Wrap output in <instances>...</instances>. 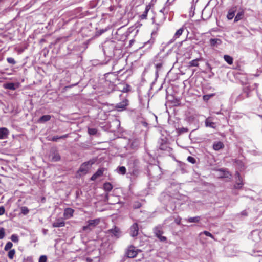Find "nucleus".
Segmentation results:
<instances>
[{
  "instance_id": "nucleus-1",
  "label": "nucleus",
  "mask_w": 262,
  "mask_h": 262,
  "mask_svg": "<svg viewBox=\"0 0 262 262\" xmlns=\"http://www.w3.org/2000/svg\"><path fill=\"white\" fill-rule=\"evenodd\" d=\"M141 251L140 250L136 249L134 246H130L127 249L125 254L128 258H134Z\"/></svg>"
},
{
  "instance_id": "nucleus-2",
  "label": "nucleus",
  "mask_w": 262,
  "mask_h": 262,
  "mask_svg": "<svg viewBox=\"0 0 262 262\" xmlns=\"http://www.w3.org/2000/svg\"><path fill=\"white\" fill-rule=\"evenodd\" d=\"M92 164L93 163L90 161L83 163L80 166L78 172L80 173V174H85L90 170Z\"/></svg>"
},
{
  "instance_id": "nucleus-3",
  "label": "nucleus",
  "mask_w": 262,
  "mask_h": 262,
  "mask_svg": "<svg viewBox=\"0 0 262 262\" xmlns=\"http://www.w3.org/2000/svg\"><path fill=\"white\" fill-rule=\"evenodd\" d=\"M163 233V232L161 226H158L155 228L154 233L155 234L156 236L160 241L165 242L166 241V237L162 235Z\"/></svg>"
},
{
  "instance_id": "nucleus-4",
  "label": "nucleus",
  "mask_w": 262,
  "mask_h": 262,
  "mask_svg": "<svg viewBox=\"0 0 262 262\" xmlns=\"http://www.w3.org/2000/svg\"><path fill=\"white\" fill-rule=\"evenodd\" d=\"M65 226V222L62 218L56 219L55 221L52 223L53 227H62Z\"/></svg>"
},
{
  "instance_id": "nucleus-5",
  "label": "nucleus",
  "mask_w": 262,
  "mask_h": 262,
  "mask_svg": "<svg viewBox=\"0 0 262 262\" xmlns=\"http://www.w3.org/2000/svg\"><path fill=\"white\" fill-rule=\"evenodd\" d=\"M139 227L137 223H134L130 228V234L132 237L137 236L138 234Z\"/></svg>"
},
{
  "instance_id": "nucleus-6",
  "label": "nucleus",
  "mask_w": 262,
  "mask_h": 262,
  "mask_svg": "<svg viewBox=\"0 0 262 262\" xmlns=\"http://www.w3.org/2000/svg\"><path fill=\"white\" fill-rule=\"evenodd\" d=\"M236 178L237 179L236 183L234 185V187L236 189L241 188L243 185V180L240 176L239 173L238 172H236L235 174Z\"/></svg>"
},
{
  "instance_id": "nucleus-7",
  "label": "nucleus",
  "mask_w": 262,
  "mask_h": 262,
  "mask_svg": "<svg viewBox=\"0 0 262 262\" xmlns=\"http://www.w3.org/2000/svg\"><path fill=\"white\" fill-rule=\"evenodd\" d=\"M100 220H101V219L100 218H97V219H95L94 220H89L87 221L86 223L92 228H94L100 224Z\"/></svg>"
},
{
  "instance_id": "nucleus-8",
  "label": "nucleus",
  "mask_w": 262,
  "mask_h": 262,
  "mask_svg": "<svg viewBox=\"0 0 262 262\" xmlns=\"http://www.w3.org/2000/svg\"><path fill=\"white\" fill-rule=\"evenodd\" d=\"M9 130L5 127L0 128V139H4L8 138Z\"/></svg>"
},
{
  "instance_id": "nucleus-9",
  "label": "nucleus",
  "mask_w": 262,
  "mask_h": 262,
  "mask_svg": "<svg viewBox=\"0 0 262 262\" xmlns=\"http://www.w3.org/2000/svg\"><path fill=\"white\" fill-rule=\"evenodd\" d=\"M186 29L185 27H182L179 29H178L176 32L175 33L173 38L172 39L171 42H173L176 40L177 38H179L180 36L182 34L183 32H184V30Z\"/></svg>"
},
{
  "instance_id": "nucleus-10",
  "label": "nucleus",
  "mask_w": 262,
  "mask_h": 262,
  "mask_svg": "<svg viewBox=\"0 0 262 262\" xmlns=\"http://www.w3.org/2000/svg\"><path fill=\"white\" fill-rule=\"evenodd\" d=\"M74 210L70 208H66L64 210L63 215L66 219H70L73 215Z\"/></svg>"
},
{
  "instance_id": "nucleus-11",
  "label": "nucleus",
  "mask_w": 262,
  "mask_h": 262,
  "mask_svg": "<svg viewBox=\"0 0 262 262\" xmlns=\"http://www.w3.org/2000/svg\"><path fill=\"white\" fill-rule=\"evenodd\" d=\"M213 149L214 150L218 151L224 147V145L223 142L221 141L215 142L212 145Z\"/></svg>"
},
{
  "instance_id": "nucleus-12",
  "label": "nucleus",
  "mask_w": 262,
  "mask_h": 262,
  "mask_svg": "<svg viewBox=\"0 0 262 262\" xmlns=\"http://www.w3.org/2000/svg\"><path fill=\"white\" fill-rule=\"evenodd\" d=\"M236 11V7H232L229 10L227 15V17L229 20H231L234 17Z\"/></svg>"
},
{
  "instance_id": "nucleus-13",
  "label": "nucleus",
  "mask_w": 262,
  "mask_h": 262,
  "mask_svg": "<svg viewBox=\"0 0 262 262\" xmlns=\"http://www.w3.org/2000/svg\"><path fill=\"white\" fill-rule=\"evenodd\" d=\"M128 104V101L127 99H124L122 102L116 104V107L119 108L120 111L123 110L125 108Z\"/></svg>"
},
{
  "instance_id": "nucleus-14",
  "label": "nucleus",
  "mask_w": 262,
  "mask_h": 262,
  "mask_svg": "<svg viewBox=\"0 0 262 262\" xmlns=\"http://www.w3.org/2000/svg\"><path fill=\"white\" fill-rule=\"evenodd\" d=\"M50 158L52 161H58L60 160V156L58 152H53L51 154Z\"/></svg>"
},
{
  "instance_id": "nucleus-15",
  "label": "nucleus",
  "mask_w": 262,
  "mask_h": 262,
  "mask_svg": "<svg viewBox=\"0 0 262 262\" xmlns=\"http://www.w3.org/2000/svg\"><path fill=\"white\" fill-rule=\"evenodd\" d=\"M103 169H99L95 174H94L92 177L91 180L92 181H95L96 180L98 177H101L102 176L103 173Z\"/></svg>"
},
{
  "instance_id": "nucleus-16",
  "label": "nucleus",
  "mask_w": 262,
  "mask_h": 262,
  "mask_svg": "<svg viewBox=\"0 0 262 262\" xmlns=\"http://www.w3.org/2000/svg\"><path fill=\"white\" fill-rule=\"evenodd\" d=\"M205 126L206 127H211L212 128H215V123L212 122L210 117L207 118L205 121Z\"/></svg>"
},
{
  "instance_id": "nucleus-17",
  "label": "nucleus",
  "mask_w": 262,
  "mask_h": 262,
  "mask_svg": "<svg viewBox=\"0 0 262 262\" xmlns=\"http://www.w3.org/2000/svg\"><path fill=\"white\" fill-rule=\"evenodd\" d=\"M150 9V5H147L145 7V10L143 12V13L140 15V18L142 19H144L147 18V14Z\"/></svg>"
},
{
  "instance_id": "nucleus-18",
  "label": "nucleus",
  "mask_w": 262,
  "mask_h": 262,
  "mask_svg": "<svg viewBox=\"0 0 262 262\" xmlns=\"http://www.w3.org/2000/svg\"><path fill=\"white\" fill-rule=\"evenodd\" d=\"M108 232L115 236H118L119 233V229L116 226L108 230Z\"/></svg>"
},
{
  "instance_id": "nucleus-19",
  "label": "nucleus",
  "mask_w": 262,
  "mask_h": 262,
  "mask_svg": "<svg viewBox=\"0 0 262 262\" xmlns=\"http://www.w3.org/2000/svg\"><path fill=\"white\" fill-rule=\"evenodd\" d=\"M221 42V40L219 39L211 38L210 40V43L212 46H215L216 45H220Z\"/></svg>"
},
{
  "instance_id": "nucleus-20",
  "label": "nucleus",
  "mask_w": 262,
  "mask_h": 262,
  "mask_svg": "<svg viewBox=\"0 0 262 262\" xmlns=\"http://www.w3.org/2000/svg\"><path fill=\"white\" fill-rule=\"evenodd\" d=\"M103 188L105 191L110 192L112 189L113 186L110 183L106 182L104 184Z\"/></svg>"
},
{
  "instance_id": "nucleus-21",
  "label": "nucleus",
  "mask_w": 262,
  "mask_h": 262,
  "mask_svg": "<svg viewBox=\"0 0 262 262\" xmlns=\"http://www.w3.org/2000/svg\"><path fill=\"white\" fill-rule=\"evenodd\" d=\"M201 60L200 58H197L191 60L189 62V67H198L199 66V61Z\"/></svg>"
},
{
  "instance_id": "nucleus-22",
  "label": "nucleus",
  "mask_w": 262,
  "mask_h": 262,
  "mask_svg": "<svg viewBox=\"0 0 262 262\" xmlns=\"http://www.w3.org/2000/svg\"><path fill=\"white\" fill-rule=\"evenodd\" d=\"M4 88L6 89H9L11 90H15L16 89V87L15 86V84L13 83H8L4 85Z\"/></svg>"
},
{
  "instance_id": "nucleus-23",
  "label": "nucleus",
  "mask_w": 262,
  "mask_h": 262,
  "mask_svg": "<svg viewBox=\"0 0 262 262\" xmlns=\"http://www.w3.org/2000/svg\"><path fill=\"white\" fill-rule=\"evenodd\" d=\"M50 119H51L50 115H43L39 118V121L40 122H46V121L50 120Z\"/></svg>"
},
{
  "instance_id": "nucleus-24",
  "label": "nucleus",
  "mask_w": 262,
  "mask_h": 262,
  "mask_svg": "<svg viewBox=\"0 0 262 262\" xmlns=\"http://www.w3.org/2000/svg\"><path fill=\"white\" fill-rule=\"evenodd\" d=\"M224 60L230 65L233 63V58L229 55H225L224 56Z\"/></svg>"
},
{
  "instance_id": "nucleus-25",
  "label": "nucleus",
  "mask_w": 262,
  "mask_h": 262,
  "mask_svg": "<svg viewBox=\"0 0 262 262\" xmlns=\"http://www.w3.org/2000/svg\"><path fill=\"white\" fill-rule=\"evenodd\" d=\"M200 216H195V217H189L187 221L189 223H198L200 221Z\"/></svg>"
},
{
  "instance_id": "nucleus-26",
  "label": "nucleus",
  "mask_w": 262,
  "mask_h": 262,
  "mask_svg": "<svg viewBox=\"0 0 262 262\" xmlns=\"http://www.w3.org/2000/svg\"><path fill=\"white\" fill-rule=\"evenodd\" d=\"M243 15H244L243 11L238 12L234 18V22H237L239 20L242 19L243 17Z\"/></svg>"
},
{
  "instance_id": "nucleus-27",
  "label": "nucleus",
  "mask_w": 262,
  "mask_h": 262,
  "mask_svg": "<svg viewBox=\"0 0 262 262\" xmlns=\"http://www.w3.org/2000/svg\"><path fill=\"white\" fill-rule=\"evenodd\" d=\"M82 229L83 231H85L87 233H89L92 230L93 228L88 224L87 225L83 226Z\"/></svg>"
},
{
  "instance_id": "nucleus-28",
  "label": "nucleus",
  "mask_w": 262,
  "mask_h": 262,
  "mask_svg": "<svg viewBox=\"0 0 262 262\" xmlns=\"http://www.w3.org/2000/svg\"><path fill=\"white\" fill-rule=\"evenodd\" d=\"M15 254V250L14 249H11L9 251L8 256L10 259H12L14 257Z\"/></svg>"
},
{
  "instance_id": "nucleus-29",
  "label": "nucleus",
  "mask_w": 262,
  "mask_h": 262,
  "mask_svg": "<svg viewBox=\"0 0 262 262\" xmlns=\"http://www.w3.org/2000/svg\"><path fill=\"white\" fill-rule=\"evenodd\" d=\"M254 236H257V238H259V233L257 231H253L251 232V237L254 241H256V239H255Z\"/></svg>"
},
{
  "instance_id": "nucleus-30",
  "label": "nucleus",
  "mask_w": 262,
  "mask_h": 262,
  "mask_svg": "<svg viewBox=\"0 0 262 262\" xmlns=\"http://www.w3.org/2000/svg\"><path fill=\"white\" fill-rule=\"evenodd\" d=\"M118 171L121 174H124L126 172V168L124 166L119 167Z\"/></svg>"
},
{
  "instance_id": "nucleus-31",
  "label": "nucleus",
  "mask_w": 262,
  "mask_h": 262,
  "mask_svg": "<svg viewBox=\"0 0 262 262\" xmlns=\"http://www.w3.org/2000/svg\"><path fill=\"white\" fill-rule=\"evenodd\" d=\"M21 212L24 215H26L29 213V209L26 206L21 207L20 208Z\"/></svg>"
},
{
  "instance_id": "nucleus-32",
  "label": "nucleus",
  "mask_w": 262,
  "mask_h": 262,
  "mask_svg": "<svg viewBox=\"0 0 262 262\" xmlns=\"http://www.w3.org/2000/svg\"><path fill=\"white\" fill-rule=\"evenodd\" d=\"M13 246V244L11 242H8L6 244L4 250L5 251H8V250L10 249Z\"/></svg>"
},
{
  "instance_id": "nucleus-33",
  "label": "nucleus",
  "mask_w": 262,
  "mask_h": 262,
  "mask_svg": "<svg viewBox=\"0 0 262 262\" xmlns=\"http://www.w3.org/2000/svg\"><path fill=\"white\" fill-rule=\"evenodd\" d=\"M97 129L95 128H88V133L90 135H94L97 133Z\"/></svg>"
},
{
  "instance_id": "nucleus-34",
  "label": "nucleus",
  "mask_w": 262,
  "mask_h": 262,
  "mask_svg": "<svg viewBox=\"0 0 262 262\" xmlns=\"http://www.w3.org/2000/svg\"><path fill=\"white\" fill-rule=\"evenodd\" d=\"M11 239L15 243H17L18 242V237L16 234H13L11 236Z\"/></svg>"
},
{
  "instance_id": "nucleus-35",
  "label": "nucleus",
  "mask_w": 262,
  "mask_h": 262,
  "mask_svg": "<svg viewBox=\"0 0 262 262\" xmlns=\"http://www.w3.org/2000/svg\"><path fill=\"white\" fill-rule=\"evenodd\" d=\"M105 48H107V47H111L112 48H114L115 47V43L113 41H108L105 43L104 46Z\"/></svg>"
},
{
  "instance_id": "nucleus-36",
  "label": "nucleus",
  "mask_w": 262,
  "mask_h": 262,
  "mask_svg": "<svg viewBox=\"0 0 262 262\" xmlns=\"http://www.w3.org/2000/svg\"><path fill=\"white\" fill-rule=\"evenodd\" d=\"M204 234L205 235L207 236H209L213 239H214V236H213V235L210 233V232L207 231H203V232H201L200 233V234Z\"/></svg>"
},
{
  "instance_id": "nucleus-37",
  "label": "nucleus",
  "mask_w": 262,
  "mask_h": 262,
  "mask_svg": "<svg viewBox=\"0 0 262 262\" xmlns=\"http://www.w3.org/2000/svg\"><path fill=\"white\" fill-rule=\"evenodd\" d=\"M7 61L8 63L12 64H15L16 63V61H15L14 59L12 57L7 58Z\"/></svg>"
},
{
  "instance_id": "nucleus-38",
  "label": "nucleus",
  "mask_w": 262,
  "mask_h": 262,
  "mask_svg": "<svg viewBox=\"0 0 262 262\" xmlns=\"http://www.w3.org/2000/svg\"><path fill=\"white\" fill-rule=\"evenodd\" d=\"M187 160L191 163L194 164L196 162L195 159L191 156H189L187 158Z\"/></svg>"
},
{
  "instance_id": "nucleus-39",
  "label": "nucleus",
  "mask_w": 262,
  "mask_h": 262,
  "mask_svg": "<svg viewBox=\"0 0 262 262\" xmlns=\"http://www.w3.org/2000/svg\"><path fill=\"white\" fill-rule=\"evenodd\" d=\"M5 236V229L3 228L0 229V239H3Z\"/></svg>"
},
{
  "instance_id": "nucleus-40",
  "label": "nucleus",
  "mask_w": 262,
  "mask_h": 262,
  "mask_svg": "<svg viewBox=\"0 0 262 262\" xmlns=\"http://www.w3.org/2000/svg\"><path fill=\"white\" fill-rule=\"evenodd\" d=\"M47 257L45 255H42L39 257V262H47Z\"/></svg>"
},
{
  "instance_id": "nucleus-41",
  "label": "nucleus",
  "mask_w": 262,
  "mask_h": 262,
  "mask_svg": "<svg viewBox=\"0 0 262 262\" xmlns=\"http://www.w3.org/2000/svg\"><path fill=\"white\" fill-rule=\"evenodd\" d=\"M212 96H213V94L204 95L203 96V99L204 100H208Z\"/></svg>"
},
{
  "instance_id": "nucleus-42",
  "label": "nucleus",
  "mask_w": 262,
  "mask_h": 262,
  "mask_svg": "<svg viewBox=\"0 0 262 262\" xmlns=\"http://www.w3.org/2000/svg\"><path fill=\"white\" fill-rule=\"evenodd\" d=\"M179 131L180 133H186V132H188V129L187 128L182 127L179 129Z\"/></svg>"
},
{
  "instance_id": "nucleus-43",
  "label": "nucleus",
  "mask_w": 262,
  "mask_h": 262,
  "mask_svg": "<svg viewBox=\"0 0 262 262\" xmlns=\"http://www.w3.org/2000/svg\"><path fill=\"white\" fill-rule=\"evenodd\" d=\"M5 213V208L4 207H0V215L4 214Z\"/></svg>"
},
{
  "instance_id": "nucleus-44",
  "label": "nucleus",
  "mask_w": 262,
  "mask_h": 262,
  "mask_svg": "<svg viewBox=\"0 0 262 262\" xmlns=\"http://www.w3.org/2000/svg\"><path fill=\"white\" fill-rule=\"evenodd\" d=\"M59 136H54V137L52 138L51 140H52V141H55V142H56V141H58V139H60V138H59Z\"/></svg>"
},
{
  "instance_id": "nucleus-45",
  "label": "nucleus",
  "mask_w": 262,
  "mask_h": 262,
  "mask_svg": "<svg viewBox=\"0 0 262 262\" xmlns=\"http://www.w3.org/2000/svg\"><path fill=\"white\" fill-rule=\"evenodd\" d=\"M140 206H141V204H140V203H139L138 202L137 203V204H135L134 205V207L135 208H138L140 207Z\"/></svg>"
},
{
  "instance_id": "nucleus-46",
  "label": "nucleus",
  "mask_w": 262,
  "mask_h": 262,
  "mask_svg": "<svg viewBox=\"0 0 262 262\" xmlns=\"http://www.w3.org/2000/svg\"><path fill=\"white\" fill-rule=\"evenodd\" d=\"M68 136H69V135H68V134H66V135H62V136H59V138H60V139H64V138H67Z\"/></svg>"
},
{
  "instance_id": "nucleus-47",
  "label": "nucleus",
  "mask_w": 262,
  "mask_h": 262,
  "mask_svg": "<svg viewBox=\"0 0 262 262\" xmlns=\"http://www.w3.org/2000/svg\"><path fill=\"white\" fill-rule=\"evenodd\" d=\"M175 222L177 224L179 225L181 222V219H176Z\"/></svg>"
},
{
  "instance_id": "nucleus-48",
  "label": "nucleus",
  "mask_w": 262,
  "mask_h": 262,
  "mask_svg": "<svg viewBox=\"0 0 262 262\" xmlns=\"http://www.w3.org/2000/svg\"><path fill=\"white\" fill-rule=\"evenodd\" d=\"M206 66H207V67L209 69V71H211V69H212V68L211 67V66L208 63H206Z\"/></svg>"
},
{
  "instance_id": "nucleus-49",
  "label": "nucleus",
  "mask_w": 262,
  "mask_h": 262,
  "mask_svg": "<svg viewBox=\"0 0 262 262\" xmlns=\"http://www.w3.org/2000/svg\"><path fill=\"white\" fill-rule=\"evenodd\" d=\"M241 214L243 215H247V212L246 211H243L241 212Z\"/></svg>"
},
{
  "instance_id": "nucleus-50",
  "label": "nucleus",
  "mask_w": 262,
  "mask_h": 262,
  "mask_svg": "<svg viewBox=\"0 0 262 262\" xmlns=\"http://www.w3.org/2000/svg\"><path fill=\"white\" fill-rule=\"evenodd\" d=\"M162 65L160 63H159V64H157L156 65V67L157 68H160L161 67Z\"/></svg>"
},
{
  "instance_id": "nucleus-51",
  "label": "nucleus",
  "mask_w": 262,
  "mask_h": 262,
  "mask_svg": "<svg viewBox=\"0 0 262 262\" xmlns=\"http://www.w3.org/2000/svg\"><path fill=\"white\" fill-rule=\"evenodd\" d=\"M164 10H165V8H163V9H162L160 11V12L163 13Z\"/></svg>"
},
{
  "instance_id": "nucleus-52",
  "label": "nucleus",
  "mask_w": 262,
  "mask_h": 262,
  "mask_svg": "<svg viewBox=\"0 0 262 262\" xmlns=\"http://www.w3.org/2000/svg\"><path fill=\"white\" fill-rule=\"evenodd\" d=\"M47 231V230H45V229L43 230L44 234H46Z\"/></svg>"
},
{
  "instance_id": "nucleus-53",
  "label": "nucleus",
  "mask_w": 262,
  "mask_h": 262,
  "mask_svg": "<svg viewBox=\"0 0 262 262\" xmlns=\"http://www.w3.org/2000/svg\"><path fill=\"white\" fill-rule=\"evenodd\" d=\"M198 0H193V2H195V3H196L198 2Z\"/></svg>"
},
{
  "instance_id": "nucleus-54",
  "label": "nucleus",
  "mask_w": 262,
  "mask_h": 262,
  "mask_svg": "<svg viewBox=\"0 0 262 262\" xmlns=\"http://www.w3.org/2000/svg\"><path fill=\"white\" fill-rule=\"evenodd\" d=\"M133 40H131L130 41V43L131 44L132 43H133Z\"/></svg>"
},
{
  "instance_id": "nucleus-55",
  "label": "nucleus",
  "mask_w": 262,
  "mask_h": 262,
  "mask_svg": "<svg viewBox=\"0 0 262 262\" xmlns=\"http://www.w3.org/2000/svg\"><path fill=\"white\" fill-rule=\"evenodd\" d=\"M156 168L157 169H160V167H156Z\"/></svg>"
},
{
  "instance_id": "nucleus-56",
  "label": "nucleus",
  "mask_w": 262,
  "mask_h": 262,
  "mask_svg": "<svg viewBox=\"0 0 262 262\" xmlns=\"http://www.w3.org/2000/svg\"><path fill=\"white\" fill-rule=\"evenodd\" d=\"M259 116L262 118V115H259Z\"/></svg>"
}]
</instances>
